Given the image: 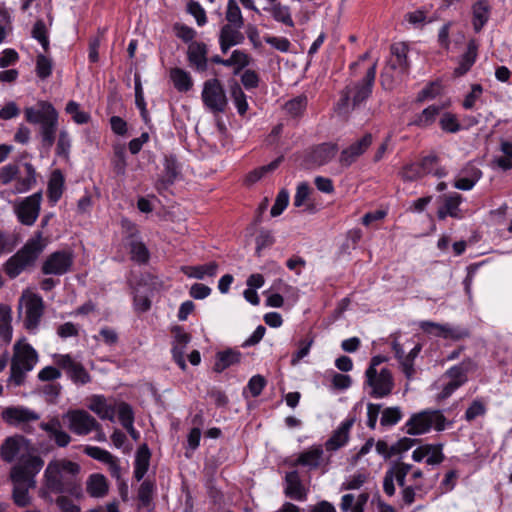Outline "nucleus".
<instances>
[{
  "instance_id": "42",
  "label": "nucleus",
  "mask_w": 512,
  "mask_h": 512,
  "mask_svg": "<svg viewBox=\"0 0 512 512\" xmlns=\"http://www.w3.org/2000/svg\"><path fill=\"white\" fill-rule=\"evenodd\" d=\"M440 109L439 106L431 105L416 115L412 123L419 127H427L435 121Z\"/></svg>"
},
{
  "instance_id": "14",
  "label": "nucleus",
  "mask_w": 512,
  "mask_h": 512,
  "mask_svg": "<svg viewBox=\"0 0 512 512\" xmlns=\"http://www.w3.org/2000/svg\"><path fill=\"white\" fill-rule=\"evenodd\" d=\"M41 201L42 193L39 191L26 197L15 207L20 223L26 226H31L35 223L39 216Z\"/></svg>"
},
{
  "instance_id": "51",
  "label": "nucleus",
  "mask_w": 512,
  "mask_h": 512,
  "mask_svg": "<svg viewBox=\"0 0 512 512\" xmlns=\"http://www.w3.org/2000/svg\"><path fill=\"white\" fill-rule=\"evenodd\" d=\"M307 106V97L304 95L297 96L289 100L285 104V109L288 114L293 117H297L303 113Z\"/></svg>"
},
{
  "instance_id": "47",
  "label": "nucleus",
  "mask_w": 512,
  "mask_h": 512,
  "mask_svg": "<svg viewBox=\"0 0 512 512\" xmlns=\"http://www.w3.org/2000/svg\"><path fill=\"white\" fill-rule=\"evenodd\" d=\"M226 20L228 25L244 26V19L241 10L235 0H229L226 11Z\"/></svg>"
},
{
  "instance_id": "44",
  "label": "nucleus",
  "mask_w": 512,
  "mask_h": 512,
  "mask_svg": "<svg viewBox=\"0 0 512 512\" xmlns=\"http://www.w3.org/2000/svg\"><path fill=\"white\" fill-rule=\"evenodd\" d=\"M283 161V156H280L278 158H276L275 160H273L271 163H269L268 165H264L260 168H257L255 170H253L252 172H250L248 175H247V178H246V181L250 184H253L255 182H257L258 180H260L266 173L268 172H272L274 171L275 169L278 168V166L280 165V163Z\"/></svg>"
},
{
  "instance_id": "16",
  "label": "nucleus",
  "mask_w": 512,
  "mask_h": 512,
  "mask_svg": "<svg viewBox=\"0 0 512 512\" xmlns=\"http://www.w3.org/2000/svg\"><path fill=\"white\" fill-rule=\"evenodd\" d=\"M43 466L44 461L41 457L29 456L11 469L10 478H18L28 482L36 481L35 477Z\"/></svg>"
},
{
  "instance_id": "30",
  "label": "nucleus",
  "mask_w": 512,
  "mask_h": 512,
  "mask_svg": "<svg viewBox=\"0 0 512 512\" xmlns=\"http://www.w3.org/2000/svg\"><path fill=\"white\" fill-rule=\"evenodd\" d=\"M477 50L478 45L475 40H470L467 45V50L461 57V60L459 62V66L455 68L454 74L456 76H462L466 74L473 64L476 61L477 58Z\"/></svg>"
},
{
  "instance_id": "12",
  "label": "nucleus",
  "mask_w": 512,
  "mask_h": 512,
  "mask_svg": "<svg viewBox=\"0 0 512 512\" xmlns=\"http://www.w3.org/2000/svg\"><path fill=\"white\" fill-rule=\"evenodd\" d=\"M73 262L74 256L71 251H55L51 253L43 262L41 271L45 275L61 276L71 270Z\"/></svg>"
},
{
  "instance_id": "23",
  "label": "nucleus",
  "mask_w": 512,
  "mask_h": 512,
  "mask_svg": "<svg viewBox=\"0 0 512 512\" xmlns=\"http://www.w3.org/2000/svg\"><path fill=\"white\" fill-rule=\"evenodd\" d=\"M13 482L12 497L14 503L19 507H26L31 502L29 490L35 488L36 481H26L18 478H11Z\"/></svg>"
},
{
  "instance_id": "52",
  "label": "nucleus",
  "mask_w": 512,
  "mask_h": 512,
  "mask_svg": "<svg viewBox=\"0 0 512 512\" xmlns=\"http://www.w3.org/2000/svg\"><path fill=\"white\" fill-rule=\"evenodd\" d=\"M402 418V412L399 407H388L382 411L380 424L382 426H394Z\"/></svg>"
},
{
  "instance_id": "22",
  "label": "nucleus",
  "mask_w": 512,
  "mask_h": 512,
  "mask_svg": "<svg viewBox=\"0 0 512 512\" xmlns=\"http://www.w3.org/2000/svg\"><path fill=\"white\" fill-rule=\"evenodd\" d=\"M242 27L237 25L225 24L222 26L219 34V44L222 53H227L228 50L236 45L242 44L245 40L244 34L240 31Z\"/></svg>"
},
{
  "instance_id": "1",
  "label": "nucleus",
  "mask_w": 512,
  "mask_h": 512,
  "mask_svg": "<svg viewBox=\"0 0 512 512\" xmlns=\"http://www.w3.org/2000/svg\"><path fill=\"white\" fill-rule=\"evenodd\" d=\"M79 464L67 459L50 461L44 472V488L40 496L52 501L49 493L69 494L78 497L81 494Z\"/></svg>"
},
{
  "instance_id": "39",
  "label": "nucleus",
  "mask_w": 512,
  "mask_h": 512,
  "mask_svg": "<svg viewBox=\"0 0 512 512\" xmlns=\"http://www.w3.org/2000/svg\"><path fill=\"white\" fill-rule=\"evenodd\" d=\"M64 186V177L59 170L52 173L48 182V197L53 203H56L62 196Z\"/></svg>"
},
{
  "instance_id": "29",
  "label": "nucleus",
  "mask_w": 512,
  "mask_h": 512,
  "mask_svg": "<svg viewBox=\"0 0 512 512\" xmlns=\"http://www.w3.org/2000/svg\"><path fill=\"white\" fill-rule=\"evenodd\" d=\"M240 359L241 353L237 350L226 349L224 351H219L216 354L213 370L217 373H221L230 366L239 363Z\"/></svg>"
},
{
  "instance_id": "43",
  "label": "nucleus",
  "mask_w": 512,
  "mask_h": 512,
  "mask_svg": "<svg viewBox=\"0 0 512 512\" xmlns=\"http://www.w3.org/2000/svg\"><path fill=\"white\" fill-rule=\"evenodd\" d=\"M129 250L133 261L143 264L149 260V251L143 242L132 239L129 243Z\"/></svg>"
},
{
  "instance_id": "26",
  "label": "nucleus",
  "mask_w": 512,
  "mask_h": 512,
  "mask_svg": "<svg viewBox=\"0 0 512 512\" xmlns=\"http://www.w3.org/2000/svg\"><path fill=\"white\" fill-rule=\"evenodd\" d=\"M179 175L180 165L177 162L176 157L172 155L166 156L164 162V172L157 184L158 189L167 188L168 186L172 185Z\"/></svg>"
},
{
  "instance_id": "59",
  "label": "nucleus",
  "mask_w": 512,
  "mask_h": 512,
  "mask_svg": "<svg viewBox=\"0 0 512 512\" xmlns=\"http://www.w3.org/2000/svg\"><path fill=\"white\" fill-rule=\"evenodd\" d=\"M440 328L442 332H444L442 337L444 339H451L457 341L469 336L468 330L461 327H455L451 326L450 324H445V327Z\"/></svg>"
},
{
  "instance_id": "55",
  "label": "nucleus",
  "mask_w": 512,
  "mask_h": 512,
  "mask_svg": "<svg viewBox=\"0 0 512 512\" xmlns=\"http://www.w3.org/2000/svg\"><path fill=\"white\" fill-rule=\"evenodd\" d=\"M313 343H314V339L312 337L300 340L298 342L299 348L292 355V358H291L292 366H296L300 362V360H302L304 357H306L309 354L310 348L313 345Z\"/></svg>"
},
{
  "instance_id": "10",
  "label": "nucleus",
  "mask_w": 512,
  "mask_h": 512,
  "mask_svg": "<svg viewBox=\"0 0 512 512\" xmlns=\"http://www.w3.org/2000/svg\"><path fill=\"white\" fill-rule=\"evenodd\" d=\"M2 419L11 426L20 427L25 432H30V423L40 419V415L24 406H11L2 410Z\"/></svg>"
},
{
  "instance_id": "48",
  "label": "nucleus",
  "mask_w": 512,
  "mask_h": 512,
  "mask_svg": "<svg viewBox=\"0 0 512 512\" xmlns=\"http://www.w3.org/2000/svg\"><path fill=\"white\" fill-rule=\"evenodd\" d=\"M65 111L72 116L73 121L77 124H86L90 121V114L80 110L79 104L75 101H69Z\"/></svg>"
},
{
  "instance_id": "40",
  "label": "nucleus",
  "mask_w": 512,
  "mask_h": 512,
  "mask_svg": "<svg viewBox=\"0 0 512 512\" xmlns=\"http://www.w3.org/2000/svg\"><path fill=\"white\" fill-rule=\"evenodd\" d=\"M263 10L270 12L275 21L281 22L289 27L294 26V21L291 17L288 6H284L281 3H275V5H272L271 7H264Z\"/></svg>"
},
{
  "instance_id": "37",
  "label": "nucleus",
  "mask_w": 512,
  "mask_h": 512,
  "mask_svg": "<svg viewBox=\"0 0 512 512\" xmlns=\"http://www.w3.org/2000/svg\"><path fill=\"white\" fill-rule=\"evenodd\" d=\"M475 368V363L471 359L464 360L459 365L453 366L447 370L446 374L451 381L460 382L461 386L467 381V373Z\"/></svg>"
},
{
  "instance_id": "58",
  "label": "nucleus",
  "mask_w": 512,
  "mask_h": 512,
  "mask_svg": "<svg viewBox=\"0 0 512 512\" xmlns=\"http://www.w3.org/2000/svg\"><path fill=\"white\" fill-rule=\"evenodd\" d=\"M154 484L149 480H145L139 487L138 490V499L143 506H148L152 500V496L154 493Z\"/></svg>"
},
{
  "instance_id": "17",
  "label": "nucleus",
  "mask_w": 512,
  "mask_h": 512,
  "mask_svg": "<svg viewBox=\"0 0 512 512\" xmlns=\"http://www.w3.org/2000/svg\"><path fill=\"white\" fill-rule=\"evenodd\" d=\"M29 440L22 435L7 437L0 447V456L7 463L13 462L20 454L29 451Z\"/></svg>"
},
{
  "instance_id": "54",
  "label": "nucleus",
  "mask_w": 512,
  "mask_h": 512,
  "mask_svg": "<svg viewBox=\"0 0 512 512\" xmlns=\"http://www.w3.org/2000/svg\"><path fill=\"white\" fill-rule=\"evenodd\" d=\"M461 201L462 196L458 193H454L453 195L446 197L444 205L446 213H448L450 217L457 219L462 217L459 213V205Z\"/></svg>"
},
{
  "instance_id": "2",
  "label": "nucleus",
  "mask_w": 512,
  "mask_h": 512,
  "mask_svg": "<svg viewBox=\"0 0 512 512\" xmlns=\"http://www.w3.org/2000/svg\"><path fill=\"white\" fill-rule=\"evenodd\" d=\"M25 118L29 123L39 124V136L44 149L50 150L55 143L58 129V112L53 105L40 101L34 107L24 110Z\"/></svg>"
},
{
  "instance_id": "50",
  "label": "nucleus",
  "mask_w": 512,
  "mask_h": 512,
  "mask_svg": "<svg viewBox=\"0 0 512 512\" xmlns=\"http://www.w3.org/2000/svg\"><path fill=\"white\" fill-rule=\"evenodd\" d=\"M32 37L39 41L44 51L49 50V39L47 36V28L43 20H37L32 29Z\"/></svg>"
},
{
  "instance_id": "64",
  "label": "nucleus",
  "mask_w": 512,
  "mask_h": 512,
  "mask_svg": "<svg viewBox=\"0 0 512 512\" xmlns=\"http://www.w3.org/2000/svg\"><path fill=\"white\" fill-rule=\"evenodd\" d=\"M422 176L423 174L421 172V166H419L418 163L407 164L404 166L401 172V177L405 181H413Z\"/></svg>"
},
{
  "instance_id": "56",
  "label": "nucleus",
  "mask_w": 512,
  "mask_h": 512,
  "mask_svg": "<svg viewBox=\"0 0 512 512\" xmlns=\"http://www.w3.org/2000/svg\"><path fill=\"white\" fill-rule=\"evenodd\" d=\"M36 73L41 79L48 78L52 73V61L43 54L37 55Z\"/></svg>"
},
{
  "instance_id": "60",
  "label": "nucleus",
  "mask_w": 512,
  "mask_h": 512,
  "mask_svg": "<svg viewBox=\"0 0 512 512\" xmlns=\"http://www.w3.org/2000/svg\"><path fill=\"white\" fill-rule=\"evenodd\" d=\"M118 418L121 425L125 428L131 426L134 422V414L131 406L125 402L118 405Z\"/></svg>"
},
{
  "instance_id": "3",
  "label": "nucleus",
  "mask_w": 512,
  "mask_h": 512,
  "mask_svg": "<svg viewBox=\"0 0 512 512\" xmlns=\"http://www.w3.org/2000/svg\"><path fill=\"white\" fill-rule=\"evenodd\" d=\"M375 77L376 63L367 70L361 80L349 82L341 91V96L337 103L338 111L347 114L365 102L372 94Z\"/></svg>"
},
{
  "instance_id": "7",
  "label": "nucleus",
  "mask_w": 512,
  "mask_h": 512,
  "mask_svg": "<svg viewBox=\"0 0 512 512\" xmlns=\"http://www.w3.org/2000/svg\"><path fill=\"white\" fill-rule=\"evenodd\" d=\"M365 384L371 388L369 395L375 399H381L389 396L394 388V379L392 373L387 368L377 370L366 369Z\"/></svg>"
},
{
  "instance_id": "45",
  "label": "nucleus",
  "mask_w": 512,
  "mask_h": 512,
  "mask_svg": "<svg viewBox=\"0 0 512 512\" xmlns=\"http://www.w3.org/2000/svg\"><path fill=\"white\" fill-rule=\"evenodd\" d=\"M412 465L404 462H395L391 468L388 469L389 472H392V477L394 481L396 480L397 484L400 487L406 486L405 478L408 473L411 471Z\"/></svg>"
},
{
  "instance_id": "46",
  "label": "nucleus",
  "mask_w": 512,
  "mask_h": 512,
  "mask_svg": "<svg viewBox=\"0 0 512 512\" xmlns=\"http://www.w3.org/2000/svg\"><path fill=\"white\" fill-rule=\"evenodd\" d=\"M71 138L67 130H61L56 144V155L65 160L69 159Z\"/></svg>"
},
{
  "instance_id": "33",
  "label": "nucleus",
  "mask_w": 512,
  "mask_h": 512,
  "mask_svg": "<svg viewBox=\"0 0 512 512\" xmlns=\"http://www.w3.org/2000/svg\"><path fill=\"white\" fill-rule=\"evenodd\" d=\"M323 453L321 445L313 446L298 456L297 464L315 469L320 465Z\"/></svg>"
},
{
  "instance_id": "41",
  "label": "nucleus",
  "mask_w": 512,
  "mask_h": 512,
  "mask_svg": "<svg viewBox=\"0 0 512 512\" xmlns=\"http://www.w3.org/2000/svg\"><path fill=\"white\" fill-rule=\"evenodd\" d=\"M0 337L6 342L12 338L11 309L8 306H0Z\"/></svg>"
},
{
  "instance_id": "35",
  "label": "nucleus",
  "mask_w": 512,
  "mask_h": 512,
  "mask_svg": "<svg viewBox=\"0 0 512 512\" xmlns=\"http://www.w3.org/2000/svg\"><path fill=\"white\" fill-rule=\"evenodd\" d=\"M87 492L92 497H104L108 492L107 479L102 474L90 475L87 481Z\"/></svg>"
},
{
  "instance_id": "21",
  "label": "nucleus",
  "mask_w": 512,
  "mask_h": 512,
  "mask_svg": "<svg viewBox=\"0 0 512 512\" xmlns=\"http://www.w3.org/2000/svg\"><path fill=\"white\" fill-rule=\"evenodd\" d=\"M208 47L203 42H191L187 49V59L190 67L197 72H204L208 68Z\"/></svg>"
},
{
  "instance_id": "61",
  "label": "nucleus",
  "mask_w": 512,
  "mask_h": 512,
  "mask_svg": "<svg viewBox=\"0 0 512 512\" xmlns=\"http://www.w3.org/2000/svg\"><path fill=\"white\" fill-rule=\"evenodd\" d=\"M84 452L91 458L101 461L103 463L112 462L113 455L100 447L87 446Z\"/></svg>"
},
{
  "instance_id": "28",
  "label": "nucleus",
  "mask_w": 512,
  "mask_h": 512,
  "mask_svg": "<svg viewBox=\"0 0 512 512\" xmlns=\"http://www.w3.org/2000/svg\"><path fill=\"white\" fill-rule=\"evenodd\" d=\"M219 265L212 261L204 265L184 266L183 273L189 278L203 280L205 277H214L218 272Z\"/></svg>"
},
{
  "instance_id": "25",
  "label": "nucleus",
  "mask_w": 512,
  "mask_h": 512,
  "mask_svg": "<svg viewBox=\"0 0 512 512\" xmlns=\"http://www.w3.org/2000/svg\"><path fill=\"white\" fill-rule=\"evenodd\" d=\"M354 420L347 419L334 431L331 437L326 441L325 447L328 451H336L344 446L349 439V431L353 426Z\"/></svg>"
},
{
  "instance_id": "8",
  "label": "nucleus",
  "mask_w": 512,
  "mask_h": 512,
  "mask_svg": "<svg viewBox=\"0 0 512 512\" xmlns=\"http://www.w3.org/2000/svg\"><path fill=\"white\" fill-rule=\"evenodd\" d=\"M202 101L213 113L225 112L228 100L221 82L216 79L207 80L203 85Z\"/></svg>"
},
{
  "instance_id": "24",
  "label": "nucleus",
  "mask_w": 512,
  "mask_h": 512,
  "mask_svg": "<svg viewBox=\"0 0 512 512\" xmlns=\"http://www.w3.org/2000/svg\"><path fill=\"white\" fill-rule=\"evenodd\" d=\"M286 487L284 493L287 497L304 501L307 498V492L301 482L297 471L288 472L285 476Z\"/></svg>"
},
{
  "instance_id": "62",
  "label": "nucleus",
  "mask_w": 512,
  "mask_h": 512,
  "mask_svg": "<svg viewBox=\"0 0 512 512\" xmlns=\"http://www.w3.org/2000/svg\"><path fill=\"white\" fill-rule=\"evenodd\" d=\"M19 167L17 164H7L0 169V181L3 185L9 184L12 180H17Z\"/></svg>"
},
{
  "instance_id": "5",
  "label": "nucleus",
  "mask_w": 512,
  "mask_h": 512,
  "mask_svg": "<svg viewBox=\"0 0 512 512\" xmlns=\"http://www.w3.org/2000/svg\"><path fill=\"white\" fill-rule=\"evenodd\" d=\"M13 350L7 385L18 387L25 383L27 374L38 362V354L30 344L21 341L14 344Z\"/></svg>"
},
{
  "instance_id": "32",
  "label": "nucleus",
  "mask_w": 512,
  "mask_h": 512,
  "mask_svg": "<svg viewBox=\"0 0 512 512\" xmlns=\"http://www.w3.org/2000/svg\"><path fill=\"white\" fill-rule=\"evenodd\" d=\"M88 408L103 420H114L115 410L108 405L103 396L95 395L90 399Z\"/></svg>"
},
{
  "instance_id": "36",
  "label": "nucleus",
  "mask_w": 512,
  "mask_h": 512,
  "mask_svg": "<svg viewBox=\"0 0 512 512\" xmlns=\"http://www.w3.org/2000/svg\"><path fill=\"white\" fill-rule=\"evenodd\" d=\"M25 176H17L15 183V193H24L29 191L36 184V171L32 164L25 163Z\"/></svg>"
},
{
  "instance_id": "4",
  "label": "nucleus",
  "mask_w": 512,
  "mask_h": 512,
  "mask_svg": "<svg viewBox=\"0 0 512 512\" xmlns=\"http://www.w3.org/2000/svg\"><path fill=\"white\" fill-rule=\"evenodd\" d=\"M45 248L42 233L28 239L25 245L12 255L3 265V270L10 279L18 277L22 272L33 267Z\"/></svg>"
},
{
  "instance_id": "27",
  "label": "nucleus",
  "mask_w": 512,
  "mask_h": 512,
  "mask_svg": "<svg viewBox=\"0 0 512 512\" xmlns=\"http://www.w3.org/2000/svg\"><path fill=\"white\" fill-rule=\"evenodd\" d=\"M407 53L408 46L405 43L400 42L391 45V54L394 59L390 61V68L399 70L401 73H406L410 66Z\"/></svg>"
},
{
  "instance_id": "18",
  "label": "nucleus",
  "mask_w": 512,
  "mask_h": 512,
  "mask_svg": "<svg viewBox=\"0 0 512 512\" xmlns=\"http://www.w3.org/2000/svg\"><path fill=\"white\" fill-rule=\"evenodd\" d=\"M173 332V343H172V357L177 363L181 370L185 371L187 364L184 359V354L187 345L191 341V336L183 330L180 326H175Z\"/></svg>"
},
{
  "instance_id": "49",
  "label": "nucleus",
  "mask_w": 512,
  "mask_h": 512,
  "mask_svg": "<svg viewBox=\"0 0 512 512\" xmlns=\"http://www.w3.org/2000/svg\"><path fill=\"white\" fill-rule=\"evenodd\" d=\"M231 96L233 98L238 113L240 115H244L248 110V103L246 100V95L244 94L238 83H234V85L231 87Z\"/></svg>"
},
{
  "instance_id": "31",
  "label": "nucleus",
  "mask_w": 512,
  "mask_h": 512,
  "mask_svg": "<svg viewBox=\"0 0 512 512\" xmlns=\"http://www.w3.org/2000/svg\"><path fill=\"white\" fill-rule=\"evenodd\" d=\"M151 453L146 444L139 447L136 453L134 465V477L137 481L143 479L149 468Z\"/></svg>"
},
{
  "instance_id": "9",
  "label": "nucleus",
  "mask_w": 512,
  "mask_h": 512,
  "mask_svg": "<svg viewBox=\"0 0 512 512\" xmlns=\"http://www.w3.org/2000/svg\"><path fill=\"white\" fill-rule=\"evenodd\" d=\"M63 419L68 421V428L76 435H88L93 430L100 428L97 420L83 409L68 410L63 414Z\"/></svg>"
},
{
  "instance_id": "34",
  "label": "nucleus",
  "mask_w": 512,
  "mask_h": 512,
  "mask_svg": "<svg viewBox=\"0 0 512 512\" xmlns=\"http://www.w3.org/2000/svg\"><path fill=\"white\" fill-rule=\"evenodd\" d=\"M490 7L486 0H479L473 5V28L480 32L489 19Z\"/></svg>"
},
{
  "instance_id": "6",
  "label": "nucleus",
  "mask_w": 512,
  "mask_h": 512,
  "mask_svg": "<svg viewBox=\"0 0 512 512\" xmlns=\"http://www.w3.org/2000/svg\"><path fill=\"white\" fill-rule=\"evenodd\" d=\"M445 425L446 418L440 410H424L410 417L406 423V432L416 436L427 433L431 427L437 431H443Z\"/></svg>"
},
{
  "instance_id": "57",
  "label": "nucleus",
  "mask_w": 512,
  "mask_h": 512,
  "mask_svg": "<svg viewBox=\"0 0 512 512\" xmlns=\"http://www.w3.org/2000/svg\"><path fill=\"white\" fill-rule=\"evenodd\" d=\"M289 203V192L282 189L276 196L275 202L271 208L270 214L272 217L279 216L287 207Z\"/></svg>"
},
{
  "instance_id": "53",
  "label": "nucleus",
  "mask_w": 512,
  "mask_h": 512,
  "mask_svg": "<svg viewBox=\"0 0 512 512\" xmlns=\"http://www.w3.org/2000/svg\"><path fill=\"white\" fill-rule=\"evenodd\" d=\"M439 124L441 129L448 133H456L461 129V125L457 117L449 112H446L441 116Z\"/></svg>"
},
{
  "instance_id": "20",
  "label": "nucleus",
  "mask_w": 512,
  "mask_h": 512,
  "mask_svg": "<svg viewBox=\"0 0 512 512\" xmlns=\"http://www.w3.org/2000/svg\"><path fill=\"white\" fill-rule=\"evenodd\" d=\"M40 429L45 431L50 440H53L58 447H66L71 442V436L63 430L62 423L58 417H52L47 422H41Z\"/></svg>"
},
{
  "instance_id": "13",
  "label": "nucleus",
  "mask_w": 512,
  "mask_h": 512,
  "mask_svg": "<svg viewBox=\"0 0 512 512\" xmlns=\"http://www.w3.org/2000/svg\"><path fill=\"white\" fill-rule=\"evenodd\" d=\"M338 146L334 143H321L312 147L305 155L306 168L321 167L328 164L337 154Z\"/></svg>"
},
{
  "instance_id": "38",
  "label": "nucleus",
  "mask_w": 512,
  "mask_h": 512,
  "mask_svg": "<svg viewBox=\"0 0 512 512\" xmlns=\"http://www.w3.org/2000/svg\"><path fill=\"white\" fill-rule=\"evenodd\" d=\"M170 77L179 92H187L193 86L190 74L181 68L171 69Z\"/></svg>"
},
{
  "instance_id": "11",
  "label": "nucleus",
  "mask_w": 512,
  "mask_h": 512,
  "mask_svg": "<svg viewBox=\"0 0 512 512\" xmlns=\"http://www.w3.org/2000/svg\"><path fill=\"white\" fill-rule=\"evenodd\" d=\"M55 363L65 370L68 378L75 385H86L92 378L82 363L74 360L69 354H56Z\"/></svg>"
},
{
  "instance_id": "15",
  "label": "nucleus",
  "mask_w": 512,
  "mask_h": 512,
  "mask_svg": "<svg viewBox=\"0 0 512 512\" xmlns=\"http://www.w3.org/2000/svg\"><path fill=\"white\" fill-rule=\"evenodd\" d=\"M373 142V136L371 133H366L362 138L358 139L347 148L343 149L339 156V163L342 167L348 168L357 159L362 156Z\"/></svg>"
},
{
  "instance_id": "19",
  "label": "nucleus",
  "mask_w": 512,
  "mask_h": 512,
  "mask_svg": "<svg viewBox=\"0 0 512 512\" xmlns=\"http://www.w3.org/2000/svg\"><path fill=\"white\" fill-rule=\"evenodd\" d=\"M44 303L40 296L33 294L25 302L24 325L28 330H35L42 318Z\"/></svg>"
},
{
  "instance_id": "63",
  "label": "nucleus",
  "mask_w": 512,
  "mask_h": 512,
  "mask_svg": "<svg viewBox=\"0 0 512 512\" xmlns=\"http://www.w3.org/2000/svg\"><path fill=\"white\" fill-rule=\"evenodd\" d=\"M16 247V241L12 234L0 231V256L12 252Z\"/></svg>"
}]
</instances>
